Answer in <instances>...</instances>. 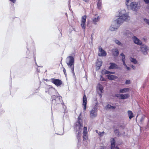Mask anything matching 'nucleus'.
<instances>
[{
    "label": "nucleus",
    "mask_w": 149,
    "mask_h": 149,
    "mask_svg": "<svg viewBox=\"0 0 149 149\" xmlns=\"http://www.w3.org/2000/svg\"><path fill=\"white\" fill-rule=\"evenodd\" d=\"M116 44L120 46H122V45L121 43L118 40H114Z\"/></svg>",
    "instance_id": "28"
},
{
    "label": "nucleus",
    "mask_w": 149,
    "mask_h": 149,
    "mask_svg": "<svg viewBox=\"0 0 149 149\" xmlns=\"http://www.w3.org/2000/svg\"><path fill=\"white\" fill-rule=\"evenodd\" d=\"M102 65V62L101 61H98L96 63V66L98 67V69H100Z\"/></svg>",
    "instance_id": "25"
},
{
    "label": "nucleus",
    "mask_w": 149,
    "mask_h": 149,
    "mask_svg": "<svg viewBox=\"0 0 149 149\" xmlns=\"http://www.w3.org/2000/svg\"><path fill=\"white\" fill-rule=\"evenodd\" d=\"M115 73V72H109V74H114Z\"/></svg>",
    "instance_id": "54"
},
{
    "label": "nucleus",
    "mask_w": 149,
    "mask_h": 149,
    "mask_svg": "<svg viewBox=\"0 0 149 149\" xmlns=\"http://www.w3.org/2000/svg\"><path fill=\"white\" fill-rule=\"evenodd\" d=\"M34 61H35V63H36V65H38L37 64V63H36V57H35V56H34Z\"/></svg>",
    "instance_id": "48"
},
{
    "label": "nucleus",
    "mask_w": 149,
    "mask_h": 149,
    "mask_svg": "<svg viewBox=\"0 0 149 149\" xmlns=\"http://www.w3.org/2000/svg\"><path fill=\"white\" fill-rule=\"evenodd\" d=\"M63 72L64 74L65 75V76H66L67 74H66V70L64 68H63Z\"/></svg>",
    "instance_id": "42"
},
{
    "label": "nucleus",
    "mask_w": 149,
    "mask_h": 149,
    "mask_svg": "<svg viewBox=\"0 0 149 149\" xmlns=\"http://www.w3.org/2000/svg\"><path fill=\"white\" fill-rule=\"evenodd\" d=\"M87 134H83V140H86V138H87V136H86Z\"/></svg>",
    "instance_id": "36"
},
{
    "label": "nucleus",
    "mask_w": 149,
    "mask_h": 149,
    "mask_svg": "<svg viewBox=\"0 0 149 149\" xmlns=\"http://www.w3.org/2000/svg\"><path fill=\"white\" fill-rule=\"evenodd\" d=\"M46 89L47 91H45L46 93L47 92L50 95L58 94V95H52L51 98V100L52 101L51 108H54L55 106L61 102V100H62V97L58 93L56 90L51 86H48L46 88Z\"/></svg>",
    "instance_id": "2"
},
{
    "label": "nucleus",
    "mask_w": 149,
    "mask_h": 149,
    "mask_svg": "<svg viewBox=\"0 0 149 149\" xmlns=\"http://www.w3.org/2000/svg\"><path fill=\"white\" fill-rule=\"evenodd\" d=\"M83 105L84 106V110H86V104L87 103V99L85 95H84L83 99Z\"/></svg>",
    "instance_id": "12"
},
{
    "label": "nucleus",
    "mask_w": 149,
    "mask_h": 149,
    "mask_svg": "<svg viewBox=\"0 0 149 149\" xmlns=\"http://www.w3.org/2000/svg\"><path fill=\"white\" fill-rule=\"evenodd\" d=\"M113 55L114 57H117L119 54L118 50L117 48L113 49L112 50Z\"/></svg>",
    "instance_id": "13"
},
{
    "label": "nucleus",
    "mask_w": 149,
    "mask_h": 149,
    "mask_svg": "<svg viewBox=\"0 0 149 149\" xmlns=\"http://www.w3.org/2000/svg\"><path fill=\"white\" fill-rule=\"evenodd\" d=\"M116 107L114 106H112L110 104H107V108L108 109H114L116 108Z\"/></svg>",
    "instance_id": "21"
},
{
    "label": "nucleus",
    "mask_w": 149,
    "mask_h": 149,
    "mask_svg": "<svg viewBox=\"0 0 149 149\" xmlns=\"http://www.w3.org/2000/svg\"><path fill=\"white\" fill-rule=\"evenodd\" d=\"M104 133V132H99L98 133V135L100 136H102L103 135V134Z\"/></svg>",
    "instance_id": "34"
},
{
    "label": "nucleus",
    "mask_w": 149,
    "mask_h": 149,
    "mask_svg": "<svg viewBox=\"0 0 149 149\" xmlns=\"http://www.w3.org/2000/svg\"><path fill=\"white\" fill-rule=\"evenodd\" d=\"M125 32V33L124 34L125 35L126 33H127L128 34H130L131 33V32L128 31H127Z\"/></svg>",
    "instance_id": "43"
},
{
    "label": "nucleus",
    "mask_w": 149,
    "mask_h": 149,
    "mask_svg": "<svg viewBox=\"0 0 149 149\" xmlns=\"http://www.w3.org/2000/svg\"><path fill=\"white\" fill-rule=\"evenodd\" d=\"M127 113L129 118L130 119L134 117V116H133V114L132 111L130 110L128 111Z\"/></svg>",
    "instance_id": "18"
},
{
    "label": "nucleus",
    "mask_w": 149,
    "mask_h": 149,
    "mask_svg": "<svg viewBox=\"0 0 149 149\" xmlns=\"http://www.w3.org/2000/svg\"><path fill=\"white\" fill-rule=\"evenodd\" d=\"M116 149H120L118 147H116Z\"/></svg>",
    "instance_id": "59"
},
{
    "label": "nucleus",
    "mask_w": 149,
    "mask_h": 149,
    "mask_svg": "<svg viewBox=\"0 0 149 149\" xmlns=\"http://www.w3.org/2000/svg\"><path fill=\"white\" fill-rule=\"evenodd\" d=\"M140 4L138 2L134 1L131 2L130 4L129 9L135 11H137L140 7Z\"/></svg>",
    "instance_id": "5"
},
{
    "label": "nucleus",
    "mask_w": 149,
    "mask_h": 149,
    "mask_svg": "<svg viewBox=\"0 0 149 149\" xmlns=\"http://www.w3.org/2000/svg\"><path fill=\"white\" fill-rule=\"evenodd\" d=\"M130 90L129 88H126L120 89L119 90V92L121 93H124L125 92H128Z\"/></svg>",
    "instance_id": "17"
},
{
    "label": "nucleus",
    "mask_w": 149,
    "mask_h": 149,
    "mask_svg": "<svg viewBox=\"0 0 149 149\" xmlns=\"http://www.w3.org/2000/svg\"><path fill=\"white\" fill-rule=\"evenodd\" d=\"M61 31H61H61H60V33H61Z\"/></svg>",
    "instance_id": "61"
},
{
    "label": "nucleus",
    "mask_w": 149,
    "mask_h": 149,
    "mask_svg": "<svg viewBox=\"0 0 149 149\" xmlns=\"http://www.w3.org/2000/svg\"><path fill=\"white\" fill-rule=\"evenodd\" d=\"M4 110L1 108V107H0V114H1L3 113H4Z\"/></svg>",
    "instance_id": "39"
},
{
    "label": "nucleus",
    "mask_w": 149,
    "mask_h": 149,
    "mask_svg": "<svg viewBox=\"0 0 149 149\" xmlns=\"http://www.w3.org/2000/svg\"><path fill=\"white\" fill-rule=\"evenodd\" d=\"M87 16L85 15L82 16L81 21V26L83 30L84 33H85L86 24Z\"/></svg>",
    "instance_id": "6"
},
{
    "label": "nucleus",
    "mask_w": 149,
    "mask_h": 149,
    "mask_svg": "<svg viewBox=\"0 0 149 149\" xmlns=\"http://www.w3.org/2000/svg\"><path fill=\"white\" fill-rule=\"evenodd\" d=\"M131 67L134 69L135 68V66L133 65H132Z\"/></svg>",
    "instance_id": "53"
},
{
    "label": "nucleus",
    "mask_w": 149,
    "mask_h": 149,
    "mask_svg": "<svg viewBox=\"0 0 149 149\" xmlns=\"http://www.w3.org/2000/svg\"><path fill=\"white\" fill-rule=\"evenodd\" d=\"M9 1L13 3H15L16 1V0H9Z\"/></svg>",
    "instance_id": "44"
},
{
    "label": "nucleus",
    "mask_w": 149,
    "mask_h": 149,
    "mask_svg": "<svg viewBox=\"0 0 149 149\" xmlns=\"http://www.w3.org/2000/svg\"><path fill=\"white\" fill-rule=\"evenodd\" d=\"M126 84H129L130 83V80H126L125 82Z\"/></svg>",
    "instance_id": "35"
},
{
    "label": "nucleus",
    "mask_w": 149,
    "mask_h": 149,
    "mask_svg": "<svg viewBox=\"0 0 149 149\" xmlns=\"http://www.w3.org/2000/svg\"><path fill=\"white\" fill-rule=\"evenodd\" d=\"M87 128L86 127H84V130H83V134H87Z\"/></svg>",
    "instance_id": "32"
},
{
    "label": "nucleus",
    "mask_w": 149,
    "mask_h": 149,
    "mask_svg": "<svg viewBox=\"0 0 149 149\" xmlns=\"http://www.w3.org/2000/svg\"><path fill=\"white\" fill-rule=\"evenodd\" d=\"M144 2L147 4L149 3V0H143Z\"/></svg>",
    "instance_id": "40"
},
{
    "label": "nucleus",
    "mask_w": 149,
    "mask_h": 149,
    "mask_svg": "<svg viewBox=\"0 0 149 149\" xmlns=\"http://www.w3.org/2000/svg\"><path fill=\"white\" fill-rule=\"evenodd\" d=\"M120 55L121 56H122V57L125 56V55L123 53H121L120 54Z\"/></svg>",
    "instance_id": "51"
},
{
    "label": "nucleus",
    "mask_w": 149,
    "mask_h": 149,
    "mask_svg": "<svg viewBox=\"0 0 149 149\" xmlns=\"http://www.w3.org/2000/svg\"><path fill=\"white\" fill-rule=\"evenodd\" d=\"M100 80L102 81H105L106 80L103 77L102 75L100 76Z\"/></svg>",
    "instance_id": "33"
},
{
    "label": "nucleus",
    "mask_w": 149,
    "mask_h": 149,
    "mask_svg": "<svg viewBox=\"0 0 149 149\" xmlns=\"http://www.w3.org/2000/svg\"><path fill=\"white\" fill-rule=\"evenodd\" d=\"M107 55L106 52L104 51H103L102 52H101L100 54H99L98 55L101 56H105Z\"/></svg>",
    "instance_id": "24"
},
{
    "label": "nucleus",
    "mask_w": 149,
    "mask_h": 149,
    "mask_svg": "<svg viewBox=\"0 0 149 149\" xmlns=\"http://www.w3.org/2000/svg\"><path fill=\"white\" fill-rule=\"evenodd\" d=\"M125 56L122 57V62H123H123H125Z\"/></svg>",
    "instance_id": "41"
},
{
    "label": "nucleus",
    "mask_w": 149,
    "mask_h": 149,
    "mask_svg": "<svg viewBox=\"0 0 149 149\" xmlns=\"http://www.w3.org/2000/svg\"><path fill=\"white\" fill-rule=\"evenodd\" d=\"M118 15L119 17L112 22L109 28V29L111 31L116 30L124 21H127L130 19V17L125 10H120Z\"/></svg>",
    "instance_id": "1"
},
{
    "label": "nucleus",
    "mask_w": 149,
    "mask_h": 149,
    "mask_svg": "<svg viewBox=\"0 0 149 149\" xmlns=\"http://www.w3.org/2000/svg\"><path fill=\"white\" fill-rule=\"evenodd\" d=\"M100 17L99 16L94 17L93 19V22L94 24L96 25L97 23L100 20Z\"/></svg>",
    "instance_id": "16"
},
{
    "label": "nucleus",
    "mask_w": 149,
    "mask_h": 149,
    "mask_svg": "<svg viewBox=\"0 0 149 149\" xmlns=\"http://www.w3.org/2000/svg\"><path fill=\"white\" fill-rule=\"evenodd\" d=\"M143 21L146 22V24L149 26V19H148L146 18H144L143 19Z\"/></svg>",
    "instance_id": "30"
},
{
    "label": "nucleus",
    "mask_w": 149,
    "mask_h": 149,
    "mask_svg": "<svg viewBox=\"0 0 149 149\" xmlns=\"http://www.w3.org/2000/svg\"><path fill=\"white\" fill-rule=\"evenodd\" d=\"M114 132L116 136H119L120 134V132L118 129H115L114 130Z\"/></svg>",
    "instance_id": "26"
},
{
    "label": "nucleus",
    "mask_w": 149,
    "mask_h": 149,
    "mask_svg": "<svg viewBox=\"0 0 149 149\" xmlns=\"http://www.w3.org/2000/svg\"><path fill=\"white\" fill-rule=\"evenodd\" d=\"M37 71L38 72H40V70H39L38 69V68L37 69Z\"/></svg>",
    "instance_id": "58"
},
{
    "label": "nucleus",
    "mask_w": 149,
    "mask_h": 149,
    "mask_svg": "<svg viewBox=\"0 0 149 149\" xmlns=\"http://www.w3.org/2000/svg\"><path fill=\"white\" fill-rule=\"evenodd\" d=\"M91 42H92V41H93V37H92V35L91 36Z\"/></svg>",
    "instance_id": "57"
},
{
    "label": "nucleus",
    "mask_w": 149,
    "mask_h": 149,
    "mask_svg": "<svg viewBox=\"0 0 149 149\" xmlns=\"http://www.w3.org/2000/svg\"><path fill=\"white\" fill-rule=\"evenodd\" d=\"M80 141H81V139L79 141H78V144H77V146H78V148H79V147L80 146Z\"/></svg>",
    "instance_id": "47"
},
{
    "label": "nucleus",
    "mask_w": 149,
    "mask_h": 149,
    "mask_svg": "<svg viewBox=\"0 0 149 149\" xmlns=\"http://www.w3.org/2000/svg\"><path fill=\"white\" fill-rule=\"evenodd\" d=\"M120 127L122 129H124L125 127V126L124 125H121L120 126Z\"/></svg>",
    "instance_id": "45"
},
{
    "label": "nucleus",
    "mask_w": 149,
    "mask_h": 149,
    "mask_svg": "<svg viewBox=\"0 0 149 149\" xmlns=\"http://www.w3.org/2000/svg\"><path fill=\"white\" fill-rule=\"evenodd\" d=\"M84 1L86 2H88L90 0H83Z\"/></svg>",
    "instance_id": "55"
},
{
    "label": "nucleus",
    "mask_w": 149,
    "mask_h": 149,
    "mask_svg": "<svg viewBox=\"0 0 149 149\" xmlns=\"http://www.w3.org/2000/svg\"><path fill=\"white\" fill-rule=\"evenodd\" d=\"M148 50V47L146 45H143L140 47V51L145 55L147 54Z\"/></svg>",
    "instance_id": "7"
},
{
    "label": "nucleus",
    "mask_w": 149,
    "mask_h": 149,
    "mask_svg": "<svg viewBox=\"0 0 149 149\" xmlns=\"http://www.w3.org/2000/svg\"><path fill=\"white\" fill-rule=\"evenodd\" d=\"M27 51H26V53L27 54H29V50L28 49V48H27Z\"/></svg>",
    "instance_id": "56"
},
{
    "label": "nucleus",
    "mask_w": 149,
    "mask_h": 149,
    "mask_svg": "<svg viewBox=\"0 0 149 149\" xmlns=\"http://www.w3.org/2000/svg\"><path fill=\"white\" fill-rule=\"evenodd\" d=\"M99 50L100 51V52H102L104 50L103 49L102 47H100L99 48Z\"/></svg>",
    "instance_id": "46"
},
{
    "label": "nucleus",
    "mask_w": 149,
    "mask_h": 149,
    "mask_svg": "<svg viewBox=\"0 0 149 149\" xmlns=\"http://www.w3.org/2000/svg\"><path fill=\"white\" fill-rule=\"evenodd\" d=\"M97 2H100V3H102V0H97Z\"/></svg>",
    "instance_id": "52"
},
{
    "label": "nucleus",
    "mask_w": 149,
    "mask_h": 149,
    "mask_svg": "<svg viewBox=\"0 0 149 149\" xmlns=\"http://www.w3.org/2000/svg\"><path fill=\"white\" fill-rule=\"evenodd\" d=\"M51 82L57 86H60L62 84V81L58 79L52 78L51 79Z\"/></svg>",
    "instance_id": "10"
},
{
    "label": "nucleus",
    "mask_w": 149,
    "mask_h": 149,
    "mask_svg": "<svg viewBox=\"0 0 149 149\" xmlns=\"http://www.w3.org/2000/svg\"><path fill=\"white\" fill-rule=\"evenodd\" d=\"M123 65L125 66V67L126 68L127 67V66L126 64L125 63V62H123Z\"/></svg>",
    "instance_id": "49"
},
{
    "label": "nucleus",
    "mask_w": 149,
    "mask_h": 149,
    "mask_svg": "<svg viewBox=\"0 0 149 149\" xmlns=\"http://www.w3.org/2000/svg\"><path fill=\"white\" fill-rule=\"evenodd\" d=\"M107 76L108 79L110 80H113L118 78L117 76L114 75H111L110 74H107Z\"/></svg>",
    "instance_id": "14"
},
{
    "label": "nucleus",
    "mask_w": 149,
    "mask_h": 149,
    "mask_svg": "<svg viewBox=\"0 0 149 149\" xmlns=\"http://www.w3.org/2000/svg\"><path fill=\"white\" fill-rule=\"evenodd\" d=\"M96 132H97V130H96Z\"/></svg>",
    "instance_id": "62"
},
{
    "label": "nucleus",
    "mask_w": 149,
    "mask_h": 149,
    "mask_svg": "<svg viewBox=\"0 0 149 149\" xmlns=\"http://www.w3.org/2000/svg\"><path fill=\"white\" fill-rule=\"evenodd\" d=\"M146 117V116L145 115H143L142 116L141 118L140 119V122H142L143 121H144Z\"/></svg>",
    "instance_id": "31"
},
{
    "label": "nucleus",
    "mask_w": 149,
    "mask_h": 149,
    "mask_svg": "<svg viewBox=\"0 0 149 149\" xmlns=\"http://www.w3.org/2000/svg\"><path fill=\"white\" fill-rule=\"evenodd\" d=\"M111 140V149H114L116 148L115 140L114 138H112Z\"/></svg>",
    "instance_id": "15"
},
{
    "label": "nucleus",
    "mask_w": 149,
    "mask_h": 149,
    "mask_svg": "<svg viewBox=\"0 0 149 149\" xmlns=\"http://www.w3.org/2000/svg\"><path fill=\"white\" fill-rule=\"evenodd\" d=\"M128 36H129L128 35V36H127V37Z\"/></svg>",
    "instance_id": "63"
},
{
    "label": "nucleus",
    "mask_w": 149,
    "mask_h": 149,
    "mask_svg": "<svg viewBox=\"0 0 149 149\" xmlns=\"http://www.w3.org/2000/svg\"><path fill=\"white\" fill-rule=\"evenodd\" d=\"M132 39L135 44L139 45L142 44V42L136 36H133L132 37Z\"/></svg>",
    "instance_id": "11"
},
{
    "label": "nucleus",
    "mask_w": 149,
    "mask_h": 149,
    "mask_svg": "<svg viewBox=\"0 0 149 149\" xmlns=\"http://www.w3.org/2000/svg\"><path fill=\"white\" fill-rule=\"evenodd\" d=\"M131 61L135 64H136L137 63V61L134 58H131Z\"/></svg>",
    "instance_id": "29"
},
{
    "label": "nucleus",
    "mask_w": 149,
    "mask_h": 149,
    "mask_svg": "<svg viewBox=\"0 0 149 149\" xmlns=\"http://www.w3.org/2000/svg\"><path fill=\"white\" fill-rule=\"evenodd\" d=\"M132 0H126V5L127 6V7L128 10H129V8L130 6H129L130 5V3L131 2Z\"/></svg>",
    "instance_id": "22"
},
{
    "label": "nucleus",
    "mask_w": 149,
    "mask_h": 149,
    "mask_svg": "<svg viewBox=\"0 0 149 149\" xmlns=\"http://www.w3.org/2000/svg\"><path fill=\"white\" fill-rule=\"evenodd\" d=\"M81 119L79 117H78V120L77 121L76 123V126L77 127H78L79 130H77L76 132L77 133V137L79 141L80 140V134L81 133V128L82 127V124L81 123L80 120Z\"/></svg>",
    "instance_id": "4"
},
{
    "label": "nucleus",
    "mask_w": 149,
    "mask_h": 149,
    "mask_svg": "<svg viewBox=\"0 0 149 149\" xmlns=\"http://www.w3.org/2000/svg\"><path fill=\"white\" fill-rule=\"evenodd\" d=\"M70 1H68V3H68V5H69V4H70Z\"/></svg>",
    "instance_id": "60"
},
{
    "label": "nucleus",
    "mask_w": 149,
    "mask_h": 149,
    "mask_svg": "<svg viewBox=\"0 0 149 149\" xmlns=\"http://www.w3.org/2000/svg\"><path fill=\"white\" fill-rule=\"evenodd\" d=\"M97 87L98 88L100 91V92L101 93H103V88L102 85H101L99 83L97 84Z\"/></svg>",
    "instance_id": "20"
},
{
    "label": "nucleus",
    "mask_w": 149,
    "mask_h": 149,
    "mask_svg": "<svg viewBox=\"0 0 149 149\" xmlns=\"http://www.w3.org/2000/svg\"><path fill=\"white\" fill-rule=\"evenodd\" d=\"M63 133L62 134H58V133H56V134L57 135H63L64 134V125H63Z\"/></svg>",
    "instance_id": "38"
},
{
    "label": "nucleus",
    "mask_w": 149,
    "mask_h": 149,
    "mask_svg": "<svg viewBox=\"0 0 149 149\" xmlns=\"http://www.w3.org/2000/svg\"><path fill=\"white\" fill-rule=\"evenodd\" d=\"M121 94H115V97L118 98L119 97H120Z\"/></svg>",
    "instance_id": "37"
},
{
    "label": "nucleus",
    "mask_w": 149,
    "mask_h": 149,
    "mask_svg": "<svg viewBox=\"0 0 149 149\" xmlns=\"http://www.w3.org/2000/svg\"><path fill=\"white\" fill-rule=\"evenodd\" d=\"M74 58L72 56H68L66 59V63L69 67L71 68L73 76L75 77L74 72Z\"/></svg>",
    "instance_id": "3"
},
{
    "label": "nucleus",
    "mask_w": 149,
    "mask_h": 149,
    "mask_svg": "<svg viewBox=\"0 0 149 149\" xmlns=\"http://www.w3.org/2000/svg\"><path fill=\"white\" fill-rule=\"evenodd\" d=\"M129 96L128 94H121L120 99H127L128 98Z\"/></svg>",
    "instance_id": "19"
},
{
    "label": "nucleus",
    "mask_w": 149,
    "mask_h": 149,
    "mask_svg": "<svg viewBox=\"0 0 149 149\" xmlns=\"http://www.w3.org/2000/svg\"><path fill=\"white\" fill-rule=\"evenodd\" d=\"M102 3L97 2V8L99 9H101L102 8Z\"/></svg>",
    "instance_id": "27"
},
{
    "label": "nucleus",
    "mask_w": 149,
    "mask_h": 149,
    "mask_svg": "<svg viewBox=\"0 0 149 149\" xmlns=\"http://www.w3.org/2000/svg\"><path fill=\"white\" fill-rule=\"evenodd\" d=\"M110 71L106 70L104 69L102 71V73L103 74H109Z\"/></svg>",
    "instance_id": "23"
},
{
    "label": "nucleus",
    "mask_w": 149,
    "mask_h": 149,
    "mask_svg": "<svg viewBox=\"0 0 149 149\" xmlns=\"http://www.w3.org/2000/svg\"><path fill=\"white\" fill-rule=\"evenodd\" d=\"M126 68L128 70H130V68L129 67L127 66Z\"/></svg>",
    "instance_id": "50"
},
{
    "label": "nucleus",
    "mask_w": 149,
    "mask_h": 149,
    "mask_svg": "<svg viewBox=\"0 0 149 149\" xmlns=\"http://www.w3.org/2000/svg\"><path fill=\"white\" fill-rule=\"evenodd\" d=\"M97 108L95 107H93L90 112V117L93 118L97 116Z\"/></svg>",
    "instance_id": "8"
},
{
    "label": "nucleus",
    "mask_w": 149,
    "mask_h": 149,
    "mask_svg": "<svg viewBox=\"0 0 149 149\" xmlns=\"http://www.w3.org/2000/svg\"><path fill=\"white\" fill-rule=\"evenodd\" d=\"M110 65L108 68L109 69H115L121 70L122 68L119 66L116 63H113L111 62L109 63Z\"/></svg>",
    "instance_id": "9"
}]
</instances>
